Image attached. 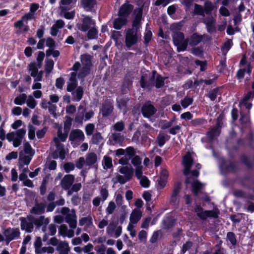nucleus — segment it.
I'll list each match as a JSON object with an SVG mask.
<instances>
[{
  "instance_id": "nucleus-1",
  "label": "nucleus",
  "mask_w": 254,
  "mask_h": 254,
  "mask_svg": "<svg viewBox=\"0 0 254 254\" xmlns=\"http://www.w3.org/2000/svg\"><path fill=\"white\" fill-rule=\"evenodd\" d=\"M119 171L121 174H124V176L117 174L116 176L112 179V181L114 184H125L131 180L134 173V170L131 166L120 167L119 168Z\"/></svg>"
},
{
  "instance_id": "nucleus-2",
  "label": "nucleus",
  "mask_w": 254,
  "mask_h": 254,
  "mask_svg": "<svg viewBox=\"0 0 254 254\" xmlns=\"http://www.w3.org/2000/svg\"><path fill=\"white\" fill-rule=\"evenodd\" d=\"M93 57L89 54L86 53L80 56V61L83 66L78 73V76L81 78H85L90 74L92 66Z\"/></svg>"
},
{
  "instance_id": "nucleus-3",
  "label": "nucleus",
  "mask_w": 254,
  "mask_h": 254,
  "mask_svg": "<svg viewBox=\"0 0 254 254\" xmlns=\"http://www.w3.org/2000/svg\"><path fill=\"white\" fill-rule=\"evenodd\" d=\"M138 41V33L132 29H127L125 34V45L128 50L137 44Z\"/></svg>"
},
{
  "instance_id": "nucleus-4",
  "label": "nucleus",
  "mask_w": 254,
  "mask_h": 254,
  "mask_svg": "<svg viewBox=\"0 0 254 254\" xmlns=\"http://www.w3.org/2000/svg\"><path fill=\"white\" fill-rule=\"evenodd\" d=\"M211 40V37L207 35H201L197 32L192 33L189 39V45L191 47H195L198 45L201 42H207Z\"/></svg>"
},
{
  "instance_id": "nucleus-5",
  "label": "nucleus",
  "mask_w": 254,
  "mask_h": 254,
  "mask_svg": "<svg viewBox=\"0 0 254 254\" xmlns=\"http://www.w3.org/2000/svg\"><path fill=\"white\" fill-rule=\"evenodd\" d=\"M133 13L135 16L132 20V27L128 29H132L133 31L138 33L141 27V19L142 18L143 9L139 7L134 10Z\"/></svg>"
},
{
  "instance_id": "nucleus-6",
  "label": "nucleus",
  "mask_w": 254,
  "mask_h": 254,
  "mask_svg": "<svg viewBox=\"0 0 254 254\" xmlns=\"http://www.w3.org/2000/svg\"><path fill=\"white\" fill-rule=\"evenodd\" d=\"M118 222L112 221L107 226L106 233L110 237L117 238L121 236L122 227L118 226Z\"/></svg>"
},
{
  "instance_id": "nucleus-7",
  "label": "nucleus",
  "mask_w": 254,
  "mask_h": 254,
  "mask_svg": "<svg viewBox=\"0 0 254 254\" xmlns=\"http://www.w3.org/2000/svg\"><path fill=\"white\" fill-rule=\"evenodd\" d=\"M133 8L134 6L130 4L128 0H126L125 2L120 7L118 11V16L128 19Z\"/></svg>"
},
{
  "instance_id": "nucleus-8",
  "label": "nucleus",
  "mask_w": 254,
  "mask_h": 254,
  "mask_svg": "<svg viewBox=\"0 0 254 254\" xmlns=\"http://www.w3.org/2000/svg\"><path fill=\"white\" fill-rule=\"evenodd\" d=\"M84 134L83 132L79 129H73L71 131L69 139L71 142V144L78 145L80 142L84 140Z\"/></svg>"
},
{
  "instance_id": "nucleus-9",
  "label": "nucleus",
  "mask_w": 254,
  "mask_h": 254,
  "mask_svg": "<svg viewBox=\"0 0 254 254\" xmlns=\"http://www.w3.org/2000/svg\"><path fill=\"white\" fill-rule=\"evenodd\" d=\"M195 211L197 213V216L203 220L206 219L207 217L217 218L218 212L214 210L203 211L202 208L199 205L195 207Z\"/></svg>"
},
{
  "instance_id": "nucleus-10",
  "label": "nucleus",
  "mask_w": 254,
  "mask_h": 254,
  "mask_svg": "<svg viewBox=\"0 0 254 254\" xmlns=\"http://www.w3.org/2000/svg\"><path fill=\"white\" fill-rule=\"evenodd\" d=\"M31 217H32V215H28L26 218L21 217L20 218L21 229L24 230L28 233L32 232L34 229V223L33 219Z\"/></svg>"
},
{
  "instance_id": "nucleus-11",
  "label": "nucleus",
  "mask_w": 254,
  "mask_h": 254,
  "mask_svg": "<svg viewBox=\"0 0 254 254\" xmlns=\"http://www.w3.org/2000/svg\"><path fill=\"white\" fill-rule=\"evenodd\" d=\"M95 25V20L92 19L91 17L86 16L82 19V23L77 24V27L79 30L82 32H86L91 28L92 25L94 26Z\"/></svg>"
},
{
  "instance_id": "nucleus-12",
  "label": "nucleus",
  "mask_w": 254,
  "mask_h": 254,
  "mask_svg": "<svg viewBox=\"0 0 254 254\" xmlns=\"http://www.w3.org/2000/svg\"><path fill=\"white\" fill-rule=\"evenodd\" d=\"M7 243L10 241L19 237L20 231L18 228H7L3 232Z\"/></svg>"
},
{
  "instance_id": "nucleus-13",
  "label": "nucleus",
  "mask_w": 254,
  "mask_h": 254,
  "mask_svg": "<svg viewBox=\"0 0 254 254\" xmlns=\"http://www.w3.org/2000/svg\"><path fill=\"white\" fill-rule=\"evenodd\" d=\"M74 181V176L71 174L65 175L61 181V187L64 190H69Z\"/></svg>"
},
{
  "instance_id": "nucleus-14",
  "label": "nucleus",
  "mask_w": 254,
  "mask_h": 254,
  "mask_svg": "<svg viewBox=\"0 0 254 254\" xmlns=\"http://www.w3.org/2000/svg\"><path fill=\"white\" fill-rule=\"evenodd\" d=\"M80 4L86 11L92 12L97 5L96 0H80Z\"/></svg>"
},
{
  "instance_id": "nucleus-15",
  "label": "nucleus",
  "mask_w": 254,
  "mask_h": 254,
  "mask_svg": "<svg viewBox=\"0 0 254 254\" xmlns=\"http://www.w3.org/2000/svg\"><path fill=\"white\" fill-rule=\"evenodd\" d=\"M128 22V19L122 17L118 16L117 18H115L113 21V28L116 30H120L124 26L127 25Z\"/></svg>"
},
{
  "instance_id": "nucleus-16",
  "label": "nucleus",
  "mask_w": 254,
  "mask_h": 254,
  "mask_svg": "<svg viewBox=\"0 0 254 254\" xmlns=\"http://www.w3.org/2000/svg\"><path fill=\"white\" fill-rule=\"evenodd\" d=\"M183 164L185 167L184 174L188 176L190 173V169L192 164V159L190 154H187L184 157Z\"/></svg>"
},
{
  "instance_id": "nucleus-17",
  "label": "nucleus",
  "mask_w": 254,
  "mask_h": 254,
  "mask_svg": "<svg viewBox=\"0 0 254 254\" xmlns=\"http://www.w3.org/2000/svg\"><path fill=\"white\" fill-rule=\"evenodd\" d=\"M31 218L33 219L34 224H35L37 228H39L43 225H47L50 222L49 218H46L45 216L43 215L40 216L37 218L32 216Z\"/></svg>"
},
{
  "instance_id": "nucleus-18",
  "label": "nucleus",
  "mask_w": 254,
  "mask_h": 254,
  "mask_svg": "<svg viewBox=\"0 0 254 254\" xmlns=\"http://www.w3.org/2000/svg\"><path fill=\"white\" fill-rule=\"evenodd\" d=\"M76 214L74 210L72 209L71 213L67 214L65 216V221L67 223L71 228H75L77 225L76 220Z\"/></svg>"
},
{
  "instance_id": "nucleus-19",
  "label": "nucleus",
  "mask_w": 254,
  "mask_h": 254,
  "mask_svg": "<svg viewBox=\"0 0 254 254\" xmlns=\"http://www.w3.org/2000/svg\"><path fill=\"white\" fill-rule=\"evenodd\" d=\"M46 204L44 202L36 203L32 208L30 212L36 215L43 214L45 211Z\"/></svg>"
},
{
  "instance_id": "nucleus-20",
  "label": "nucleus",
  "mask_w": 254,
  "mask_h": 254,
  "mask_svg": "<svg viewBox=\"0 0 254 254\" xmlns=\"http://www.w3.org/2000/svg\"><path fill=\"white\" fill-rule=\"evenodd\" d=\"M57 250L59 252V254H68L70 248L67 242L61 241L57 247Z\"/></svg>"
},
{
  "instance_id": "nucleus-21",
  "label": "nucleus",
  "mask_w": 254,
  "mask_h": 254,
  "mask_svg": "<svg viewBox=\"0 0 254 254\" xmlns=\"http://www.w3.org/2000/svg\"><path fill=\"white\" fill-rule=\"evenodd\" d=\"M221 128L217 126L213 127L207 133V135L210 142L212 141L215 137L218 136L220 133Z\"/></svg>"
},
{
  "instance_id": "nucleus-22",
  "label": "nucleus",
  "mask_w": 254,
  "mask_h": 254,
  "mask_svg": "<svg viewBox=\"0 0 254 254\" xmlns=\"http://www.w3.org/2000/svg\"><path fill=\"white\" fill-rule=\"evenodd\" d=\"M33 156L31 155L25 154L22 152H20L19 154V168L23 167V165H28L31 161Z\"/></svg>"
},
{
  "instance_id": "nucleus-23",
  "label": "nucleus",
  "mask_w": 254,
  "mask_h": 254,
  "mask_svg": "<svg viewBox=\"0 0 254 254\" xmlns=\"http://www.w3.org/2000/svg\"><path fill=\"white\" fill-rule=\"evenodd\" d=\"M25 133L26 130L23 128L20 129L17 131V136L13 141V145L14 147H18L20 145Z\"/></svg>"
},
{
  "instance_id": "nucleus-24",
  "label": "nucleus",
  "mask_w": 254,
  "mask_h": 254,
  "mask_svg": "<svg viewBox=\"0 0 254 254\" xmlns=\"http://www.w3.org/2000/svg\"><path fill=\"white\" fill-rule=\"evenodd\" d=\"M142 216L141 212L139 209H134L130 216V223L136 224L140 219Z\"/></svg>"
},
{
  "instance_id": "nucleus-25",
  "label": "nucleus",
  "mask_w": 254,
  "mask_h": 254,
  "mask_svg": "<svg viewBox=\"0 0 254 254\" xmlns=\"http://www.w3.org/2000/svg\"><path fill=\"white\" fill-rule=\"evenodd\" d=\"M114 101L111 99L105 100L102 103L100 111H113Z\"/></svg>"
},
{
  "instance_id": "nucleus-26",
  "label": "nucleus",
  "mask_w": 254,
  "mask_h": 254,
  "mask_svg": "<svg viewBox=\"0 0 254 254\" xmlns=\"http://www.w3.org/2000/svg\"><path fill=\"white\" fill-rule=\"evenodd\" d=\"M31 19V15L30 14H25L23 15L21 19L17 21H16L14 24V26L15 28H21L23 26V22L27 21Z\"/></svg>"
},
{
  "instance_id": "nucleus-27",
  "label": "nucleus",
  "mask_w": 254,
  "mask_h": 254,
  "mask_svg": "<svg viewBox=\"0 0 254 254\" xmlns=\"http://www.w3.org/2000/svg\"><path fill=\"white\" fill-rule=\"evenodd\" d=\"M98 30L95 25L88 29L87 33V37L88 40H93L98 38Z\"/></svg>"
},
{
  "instance_id": "nucleus-28",
  "label": "nucleus",
  "mask_w": 254,
  "mask_h": 254,
  "mask_svg": "<svg viewBox=\"0 0 254 254\" xmlns=\"http://www.w3.org/2000/svg\"><path fill=\"white\" fill-rule=\"evenodd\" d=\"M54 141L57 149L59 150V156L60 158L62 160L64 159L65 158V151L64 149L63 144L60 143V140H59L57 138H54Z\"/></svg>"
},
{
  "instance_id": "nucleus-29",
  "label": "nucleus",
  "mask_w": 254,
  "mask_h": 254,
  "mask_svg": "<svg viewBox=\"0 0 254 254\" xmlns=\"http://www.w3.org/2000/svg\"><path fill=\"white\" fill-rule=\"evenodd\" d=\"M188 45H189V38H187L178 42L175 45L177 47V51L181 52L186 51Z\"/></svg>"
},
{
  "instance_id": "nucleus-30",
  "label": "nucleus",
  "mask_w": 254,
  "mask_h": 254,
  "mask_svg": "<svg viewBox=\"0 0 254 254\" xmlns=\"http://www.w3.org/2000/svg\"><path fill=\"white\" fill-rule=\"evenodd\" d=\"M97 161V155L94 153H90L86 155V165L87 166H91L94 165Z\"/></svg>"
},
{
  "instance_id": "nucleus-31",
  "label": "nucleus",
  "mask_w": 254,
  "mask_h": 254,
  "mask_svg": "<svg viewBox=\"0 0 254 254\" xmlns=\"http://www.w3.org/2000/svg\"><path fill=\"white\" fill-rule=\"evenodd\" d=\"M140 111H157L152 102L146 101L142 105Z\"/></svg>"
},
{
  "instance_id": "nucleus-32",
  "label": "nucleus",
  "mask_w": 254,
  "mask_h": 254,
  "mask_svg": "<svg viewBox=\"0 0 254 254\" xmlns=\"http://www.w3.org/2000/svg\"><path fill=\"white\" fill-rule=\"evenodd\" d=\"M54 62L51 59H47L45 61V71L47 74H49L52 71L54 66Z\"/></svg>"
},
{
  "instance_id": "nucleus-33",
  "label": "nucleus",
  "mask_w": 254,
  "mask_h": 254,
  "mask_svg": "<svg viewBox=\"0 0 254 254\" xmlns=\"http://www.w3.org/2000/svg\"><path fill=\"white\" fill-rule=\"evenodd\" d=\"M214 9V6L211 1L207 0L204 2L203 7L204 13L207 15H211Z\"/></svg>"
},
{
  "instance_id": "nucleus-34",
  "label": "nucleus",
  "mask_w": 254,
  "mask_h": 254,
  "mask_svg": "<svg viewBox=\"0 0 254 254\" xmlns=\"http://www.w3.org/2000/svg\"><path fill=\"white\" fill-rule=\"evenodd\" d=\"M166 78V77H163L160 74H157L155 81V86L156 88H160L162 87L164 85L165 79Z\"/></svg>"
},
{
  "instance_id": "nucleus-35",
  "label": "nucleus",
  "mask_w": 254,
  "mask_h": 254,
  "mask_svg": "<svg viewBox=\"0 0 254 254\" xmlns=\"http://www.w3.org/2000/svg\"><path fill=\"white\" fill-rule=\"evenodd\" d=\"M169 138L168 135H165L163 133H160L157 137V141L158 145L160 147L162 146Z\"/></svg>"
},
{
  "instance_id": "nucleus-36",
  "label": "nucleus",
  "mask_w": 254,
  "mask_h": 254,
  "mask_svg": "<svg viewBox=\"0 0 254 254\" xmlns=\"http://www.w3.org/2000/svg\"><path fill=\"white\" fill-rule=\"evenodd\" d=\"M185 39L184 34L180 31L175 32L173 35V41L174 45Z\"/></svg>"
},
{
  "instance_id": "nucleus-37",
  "label": "nucleus",
  "mask_w": 254,
  "mask_h": 254,
  "mask_svg": "<svg viewBox=\"0 0 254 254\" xmlns=\"http://www.w3.org/2000/svg\"><path fill=\"white\" fill-rule=\"evenodd\" d=\"M192 13L193 15H200L202 16L205 15L203 6L196 3H195L194 5V10Z\"/></svg>"
},
{
  "instance_id": "nucleus-38",
  "label": "nucleus",
  "mask_w": 254,
  "mask_h": 254,
  "mask_svg": "<svg viewBox=\"0 0 254 254\" xmlns=\"http://www.w3.org/2000/svg\"><path fill=\"white\" fill-rule=\"evenodd\" d=\"M192 191L194 195H197L202 189L203 184L196 181L192 184Z\"/></svg>"
},
{
  "instance_id": "nucleus-39",
  "label": "nucleus",
  "mask_w": 254,
  "mask_h": 254,
  "mask_svg": "<svg viewBox=\"0 0 254 254\" xmlns=\"http://www.w3.org/2000/svg\"><path fill=\"white\" fill-rule=\"evenodd\" d=\"M129 99L127 98H117V103L119 109H125L127 107V104Z\"/></svg>"
},
{
  "instance_id": "nucleus-40",
  "label": "nucleus",
  "mask_w": 254,
  "mask_h": 254,
  "mask_svg": "<svg viewBox=\"0 0 254 254\" xmlns=\"http://www.w3.org/2000/svg\"><path fill=\"white\" fill-rule=\"evenodd\" d=\"M110 139L114 141V143H121L124 141V137L120 133L115 132L112 134Z\"/></svg>"
},
{
  "instance_id": "nucleus-41",
  "label": "nucleus",
  "mask_w": 254,
  "mask_h": 254,
  "mask_svg": "<svg viewBox=\"0 0 254 254\" xmlns=\"http://www.w3.org/2000/svg\"><path fill=\"white\" fill-rule=\"evenodd\" d=\"M28 70L31 71V76L32 77H36L38 70L36 63L34 62L30 63L28 64Z\"/></svg>"
},
{
  "instance_id": "nucleus-42",
  "label": "nucleus",
  "mask_w": 254,
  "mask_h": 254,
  "mask_svg": "<svg viewBox=\"0 0 254 254\" xmlns=\"http://www.w3.org/2000/svg\"><path fill=\"white\" fill-rule=\"evenodd\" d=\"M233 45V42L231 40H228L227 41L225 42L222 47L221 50L223 51V53L225 56L227 52L231 48Z\"/></svg>"
},
{
  "instance_id": "nucleus-43",
  "label": "nucleus",
  "mask_w": 254,
  "mask_h": 254,
  "mask_svg": "<svg viewBox=\"0 0 254 254\" xmlns=\"http://www.w3.org/2000/svg\"><path fill=\"white\" fill-rule=\"evenodd\" d=\"M219 89V87H217L209 91L208 97L210 98L211 101H214L216 99Z\"/></svg>"
},
{
  "instance_id": "nucleus-44",
  "label": "nucleus",
  "mask_w": 254,
  "mask_h": 254,
  "mask_svg": "<svg viewBox=\"0 0 254 254\" xmlns=\"http://www.w3.org/2000/svg\"><path fill=\"white\" fill-rule=\"evenodd\" d=\"M103 140V138L101 133L97 132L93 135L91 142L94 144H99Z\"/></svg>"
},
{
  "instance_id": "nucleus-45",
  "label": "nucleus",
  "mask_w": 254,
  "mask_h": 254,
  "mask_svg": "<svg viewBox=\"0 0 254 254\" xmlns=\"http://www.w3.org/2000/svg\"><path fill=\"white\" fill-rule=\"evenodd\" d=\"M26 95L24 93L21 94L15 98L14 103L16 105H21L26 102Z\"/></svg>"
},
{
  "instance_id": "nucleus-46",
  "label": "nucleus",
  "mask_w": 254,
  "mask_h": 254,
  "mask_svg": "<svg viewBox=\"0 0 254 254\" xmlns=\"http://www.w3.org/2000/svg\"><path fill=\"white\" fill-rule=\"evenodd\" d=\"M103 165L105 169L112 168L113 167L112 158L106 156H104Z\"/></svg>"
},
{
  "instance_id": "nucleus-47",
  "label": "nucleus",
  "mask_w": 254,
  "mask_h": 254,
  "mask_svg": "<svg viewBox=\"0 0 254 254\" xmlns=\"http://www.w3.org/2000/svg\"><path fill=\"white\" fill-rule=\"evenodd\" d=\"M39 7V4L37 3H32L30 6V12L26 14H30L31 15V19L34 18L35 12Z\"/></svg>"
},
{
  "instance_id": "nucleus-48",
  "label": "nucleus",
  "mask_w": 254,
  "mask_h": 254,
  "mask_svg": "<svg viewBox=\"0 0 254 254\" xmlns=\"http://www.w3.org/2000/svg\"><path fill=\"white\" fill-rule=\"evenodd\" d=\"M174 220L167 218L163 221V228L165 229H169L174 226Z\"/></svg>"
},
{
  "instance_id": "nucleus-49",
  "label": "nucleus",
  "mask_w": 254,
  "mask_h": 254,
  "mask_svg": "<svg viewBox=\"0 0 254 254\" xmlns=\"http://www.w3.org/2000/svg\"><path fill=\"white\" fill-rule=\"evenodd\" d=\"M191 49V53L196 56H200L202 55L203 53V47L201 46L199 47H192Z\"/></svg>"
},
{
  "instance_id": "nucleus-50",
  "label": "nucleus",
  "mask_w": 254,
  "mask_h": 254,
  "mask_svg": "<svg viewBox=\"0 0 254 254\" xmlns=\"http://www.w3.org/2000/svg\"><path fill=\"white\" fill-rule=\"evenodd\" d=\"M126 154L125 155V156L126 157H127V158H129V160L131 158H132L133 157L135 156V154H136V151H135V149L132 146H129V147H127L126 149Z\"/></svg>"
},
{
  "instance_id": "nucleus-51",
  "label": "nucleus",
  "mask_w": 254,
  "mask_h": 254,
  "mask_svg": "<svg viewBox=\"0 0 254 254\" xmlns=\"http://www.w3.org/2000/svg\"><path fill=\"white\" fill-rule=\"evenodd\" d=\"M24 151L25 154L31 155V156H33L35 151L32 148L30 144L28 142H26L24 145Z\"/></svg>"
},
{
  "instance_id": "nucleus-52",
  "label": "nucleus",
  "mask_w": 254,
  "mask_h": 254,
  "mask_svg": "<svg viewBox=\"0 0 254 254\" xmlns=\"http://www.w3.org/2000/svg\"><path fill=\"white\" fill-rule=\"evenodd\" d=\"M68 132H66L64 131V133H63L62 127H60L58 128V132H57L58 137H57V138H58L59 140L60 139L61 141L64 142L66 140V139L67 137Z\"/></svg>"
},
{
  "instance_id": "nucleus-53",
  "label": "nucleus",
  "mask_w": 254,
  "mask_h": 254,
  "mask_svg": "<svg viewBox=\"0 0 254 254\" xmlns=\"http://www.w3.org/2000/svg\"><path fill=\"white\" fill-rule=\"evenodd\" d=\"M92 218L90 216L83 217L79 220V224L80 226L86 225L89 226L92 224Z\"/></svg>"
},
{
  "instance_id": "nucleus-54",
  "label": "nucleus",
  "mask_w": 254,
  "mask_h": 254,
  "mask_svg": "<svg viewBox=\"0 0 254 254\" xmlns=\"http://www.w3.org/2000/svg\"><path fill=\"white\" fill-rule=\"evenodd\" d=\"M152 37V33L151 30L146 31L144 36V44L146 46H148Z\"/></svg>"
},
{
  "instance_id": "nucleus-55",
  "label": "nucleus",
  "mask_w": 254,
  "mask_h": 254,
  "mask_svg": "<svg viewBox=\"0 0 254 254\" xmlns=\"http://www.w3.org/2000/svg\"><path fill=\"white\" fill-rule=\"evenodd\" d=\"M121 32L114 30L112 32L111 38L115 41L116 45H118L119 39L121 37Z\"/></svg>"
},
{
  "instance_id": "nucleus-56",
  "label": "nucleus",
  "mask_w": 254,
  "mask_h": 254,
  "mask_svg": "<svg viewBox=\"0 0 254 254\" xmlns=\"http://www.w3.org/2000/svg\"><path fill=\"white\" fill-rule=\"evenodd\" d=\"M194 62L196 65L200 66V70L201 71H204L206 70L207 65V63L206 61H201L199 60H196Z\"/></svg>"
},
{
  "instance_id": "nucleus-57",
  "label": "nucleus",
  "mask_w": 254,
  "mask_h": 254,
  "mask_svg": "<svg viewBox=\"0 0 254 254\" xmlns=\"http://www.w3.org/2000/svg\"><path fill=\"white\" fill-rule=\"evenodd\" d=\"M193 102L192 98L190 97H186L181 101V104L184 108H187L189 105L192 104Z\"/></svg>"
},
{
  "instance_id": "nucleus-58",
  "label": "nucleus",
  "mask_w": 254,
  "mask_h": 254,
  "mask_svg": "<svg viewBox=\"0 0 254 254\" xmlns=\"http://www.w3.org/2000/svg\"><path fill=\"white\" fill-rule=\"evenodd\" d=\"M72 119L70 117H66L64 124V131L68 132L71 126Z\"/></svg>"
},
{
  "instance_id": "nucleus-59",
  "label": "nucleus",
  "mask_w": 254,
  "mask_h": 254,
  "mask_svg": "<svg viewBox=\"0 0 254 254\" xmlns=\"http://www.w3.org/2000/svg\"><path fill=\"white\" fill-rule=\"evenodd\" d=\"M100 196L101 197L100 198L102 199V201H104L108 197V190L106 188L102 187L100 190Z\"/></svg>"
},
{
  "instance_id": "nucleus-60",
  "label": "nucleus",
  "mask_w": 254,
  "mask_h": 254,
  "mask_svg": "<svg viewBox=\"0 0 254 254\" xmlns=\"http://www.w3.org/2000/svg\"><path fill=\"white\" fill-rule=\"evenodd\" d=\"M42 240L40 237H37L34 242V247L35 249V253L38 254V252H39L40 249L42 248Z\"/></svg>"
},
{
  "instance_id": "nucleus-61",
  "label": "nucleus",
  "mask_w": 254,
  "mask_h": 254,
  "mask_svg": "<svg viewBox=\"0 0 254 254\" xmlns=\"http://www.w3.org/2000/svg\"><path fill=\"white\" fill-rule=\"evenodd\" d=\"M131 159V163L134 166L136 167H138V166H141V159L139 156L135 155Z\"/></svg>"
},
{
  "instance_id": "nucleus-62",
  "label": "nucleus",
  "mask_w": 254,
  "mask_h": 254,
  "mask_svg": "<svg viewBox=\"0 0 254 254\" xmlns=\"http://www.w3.org/2000/svg\"><path fill=\"white\" fill-rule=\"evenodd\" d=\"M227 238L233 246H235L237 244V240L234 233L228 232L227 234Z\"/></svg>"
},
{
  "instance_id": "nucleus-63",
  "label": "nucleus",
  "mask_w": 254,
  "mask_h": 254,
  "mask_svg": "<svg viewBox=\"0 0 254 254\" xmlns=\"http://www.w3.org/2000/svg\"><path fill=\"white\" fill-rule=\"evenodd\" d=\"M76 100L80 101L82 98L83 95V89L81 86H79L77 88L75 91Z\"/></svg>"
},
{
  "instance_id": "nucleus-64",
  "label": "nucleus",
  "mask_w": 254,
  "mask_h": 254,
  "mask_svg": "<svg viewBox=\"0 0 254 254\" xmlns=\"http://www.w3.org/2000/svg\"><path fill=\"white\" fill-rule=\"evenodd\" d=\"M26 103L27 106L31 109H34L36 105V101L31 96H29L28 99L26 101Z\"/></svg>"
}]
</instances>
